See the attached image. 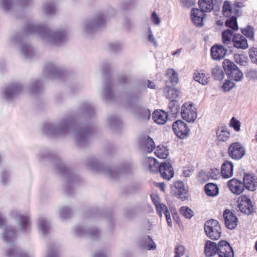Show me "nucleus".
<instances>
[{
	"label": "nucleus",
	"instance_id": "obj_1",
	"mask_svg": "<svg viewBox=\"0 0 257 257\" xmlns=\"http://www.w3.org/2000/svg\"><path fill=\"white\" fill-rule=\"evenodd\" d=\"M204 230L206 235L211 239H218L221 236V228L216 220H208L205 224Z\"/></svg>",
	"mask_w": 257,
	"mask_h": 257
},
{
	"label": "nucleus",
	"instance_id": "obj_2",
	"mask_svg": "<svg viewBox=\"0 0 257 257\" xmlns=\"http://www.w3.org/2000/svg\"><path fill=\"white\" fill-rule=\"evenodd\" d=\"M181 114L184 120L188 122H193L197 117L194 104L190 102L184 103L181 107Z\"/></svg>",
	"mask_w": 257,
	"mask_h": 257
},
{
	"label": "nucleus",
	"instance_id": "obj_3",
	"mask_svg": "<svg viewBox=\"0 0 257 257\" xmlns=\"http://www.w3.org/2000/svg\"><path fill=\"white\" fill-rule=\"evenodd\" d=\"M172 128L176 136L181 139L186 138L190 133V129L184 121L180 120H178L173 122Z\"/></svg>",
	"mask_w": 257,
	"mask_h": 257
},
{
	"label": "nucleus",
	"instance_id": "obj_4",
	"mask_svg": "<svg viewBox=\"0 0 257 257\" xmlns=\"http://www.w3.org/2000/svg\"><path fill=\"white\" fill-rule=\"evenodd\" d=\"M238 207L241 212L247 215L251 214L253 211L250 199L245 195H241L238 197Z\"/></svg>",
	"mask_w": 257,
	"mask_h": 257
},
{
	"label": "nucleus",
	"instance_id": "obj_5",
	"mask_svg": "<svg viewBox=\"0 0 257 257\" xmlns=\"http://www.w3.org/2000/svg\"><path fill=\"white\" fill-rule=\"evenodd\" d=\"M245 149L239 143H234L228 148L229 156L233 159H240L245 155Z\"/></svg>",
	"mask_w": 257,
	"mask_h": 257
},
{
	"label": "nucleus",
	"instance_id": "obj_6",
	"mask_svg": "<svg viewBox=\"0 0 257 257\" xmlns=\"http://www.w3.org/2000/svg\"><path fill=\"white\" fill-rule=\"evenodd\" d=\"M219 257H234L232 247L225 240H221L217 245V253Z\"/></svg>",
	"mask_w": 257,
	"mask_h": 257
},
{
	"label": "nucleus",
	"instance_id": "obj_7",
	"mask_svg": "<svg viewBox=\"0 0 257 257\" xmlns=\"http://www.w3.org/2000/svg\"><path fill=\"white\" fill-rule=\"evenodd\" d=\"M168 107L172 116L168 112L162 110V124L165 123L167 120H171V117H174L178 112L179 105L178 102L174 100L170 101Z\"/></svg>",
	"mask_w": 257,
	"mask_h": 257
},
{
	"label": "nucleus",
	"instance_id": "obj_8",
	"mask_svg": "<svg viewBox=\"0 0 257 257\" xmlns=\"http://www.w3.org/2000/svg\"><path fill=\"white\" fill-rule=\"evenodd\" d=\"M164 77L166 86H174L179 81L178 73L173 68L167 69L165 72Z\"/></svg>",
	"mask_w": 257,
	"mask_h": 257
},
{
	"label": "nucleus",
	"instance_id": "obj_9",
	"mask_svg": "<svg viewBox=\"0 0 257 257\" xmlns=\"http://www.w3.org/2000/svg\"><path fill=\"white\" fill-rule=\"evenodd\" d=\"M223 218L225 226L229 229L235 228L238 222V219L234 213L229 209H226L223 212Z\"/></svg>",
	"mask_w": 257,
	"mask_h": 257
},
{
	"label": "nucleus",
	"instance_id": "obj_10",
	"mask_svg": "<svg viewBox=\"0 0 257 257\" xmlns=\"http://www.w3.org/2000/svg\"><path fill=\"white\" fill-rule=\"evenodd\" d=\"M172 192L178 198H181L182 200L187 199L185 194L187 190L184 187V184L182 181H178L175 182L171 187Z\"/></svg>",
	"mask_w": 257,
	"mask_h": 257
},
{
	"label": "nucleus",
	"instance_id": "obj_11",
	"mask_svg": "<svg viewBox=\"0 0 257 257\" xmlns=\"http://www.w3.org/2000/svg\"><path fill=\"white\" fill-rule=\"evenodd\" d=\"M140 147L148 153L152 152L155 148V144L149 136H143L139 139Z\"/></svg>",
	"mask_w": 257,
	"mask_h": 257
},
{
	"label": "nucleus",
	"instance_id": "obj_12",
	"mask_svg": "<svg viewBox=\"0 0 257 257\" xmlns=\"http://www.w3.org/2000/svg\"><path fill=\"white\" fill-rule=\"evenodd\" d=\"M227 51L222 45H215L213 46L211 49L212 59L216 60L223 59L225 56Z\"/></svg>",
	"mask_w": 257,
	"mask_h": 257
},
{
	"label": "nucleus",
	"instance_id": "obj_13",
	"mask_svg": "<svg viewBox=\"0 0 257 257\" xmlns=\"http://www.w3.org/2000/svg\"><path fill=\"white\" fill-rule=\"evenodd\" d=\"M228 186L230 191L234 194L239 195L244 190V187L242 183L235 178L228 182Z\"/></svg>",
	"mask_w": 257,
	"mask_h": 257
},
{
	"label": "nucleus",
	"instance_id": "obj_14",
	"mask_svg": "<svg viewBox=\"0 0 257 257\" xmlns=\"http://www.w3.org/2000/svg\"><path fill=\"white\" fill-rule=\"evenodd\" d=\"M162 168L163 170L162 172V177L164 179L169 180L173 177L174 172L170 161L162 162Z\"/></svg>",
	"mask_w": 257,
	"mask_h": 257
},
{
	"label": "nucleus",
	"instance_id": "obj_15",
	"mask_svg": "<svg viewBox=\"0 0 257 257\" xmlns=\"http://www.w3.org/2000/svg\"><path fill=\"white\" fill-rule=\"evenodd\" d=\"M205 15L204 12L198 9H193L191 11V19L193 24L197 27L203 26V21Z\"/></svg>",
	"mask_w": 257,
	"mask_h": 257
},
{
	"label": "nucleus",
	"instance_id": "obj_16",
	"mask_svg": "<svg viewBox=\"0 0 257 257\" xmlns=\"http://www.w3.org/2000/svg\"><path fill=\"white\" fill-rule=\"evenodd\" d=\"M232 43L233 46L237 49H245L248 47L246 39L240 35H233Z\"/></svg>",
	"mask_w": 257,
	"mask_h": 257
},
{
	"label": "nucleus",
	"instance_id": "obj_17",
	"mask_svg": "<svg viewBox=\"0 0 257 257\" xmlns=\"http://www.w3.org/2000/svg\"><path fill=\"white\" fill-rule=\"evenodd\" d=\"M233 165L229 161H225L221 166V173L224 178H229L233 175Z\"/></svg>",
	"mask_w": 257,
	"mask_h": 257
},
{
	"label": "nucleus",
	"instance_id": "obj_18",
	"mask_svg": "<svg viewBox=\"0 0 257 257\" xmlns=\"http://www.w3.org/2000/svg\"><path fill=\"white\" fill-rule=\"evenodd\" d=\"M239 3H236L233 7L228 1H225L223 7V13L224 16L229 17L232 13L238 12Z\"/></svg>",
	"mask_w": 257,
	"mask_h": 257
},
{
	"label": "nucleus",
	"instance_id": "obj_19",
	"mask_svg": "<svg viewBox=\"0 0 257 257\" xmlns=\"http://www.w3.org/2000/svg\"><path fill=\"white\" fill-rule=\"evenodd\" d=\"M193 78L195 81L202 85L207 84L210 78L209 75L203 70L196 71L194 73Z\"/></svg>",
	"mask_w": 257,
	"mask_h": 257
},
{
	"label": "nucleus",
	"instance_id": "obj_20",
	"mask_svg": "<svg viewBox=\"0 0 257 257\" xmlns=\"http://www.w3.org/2000/svg\"><path fill=\"white\" fill-rule=\"evenodd\" d=\"M204 253L207 256H212L217 253V245L216 243L208 240L204 246Z\"/></svg>",
	"mask_w": 257,
	"mask_h": 257
},
{
	"label": "nucleus",
	"instance_id": "obj_21",
	"mask_svg": "<svg viewBox=\"0 0 257 257\" xmlns=\"http://www.w3.org/2000/svg\"><path fill=\"white\" fill-rule=\"evenodd\" d=\"M242 184L244 187L249 191L254 190L257 186V182H255L252 176L249 174L244 175Z\"/></svg>",
	"mask_w": 257,
	"mask_h": 257
},
{
	"label": "nucleus",
	"instance_id": "obj_22",
	"mask_svg": "<svg viewBox=\"0 0 257 257\" xmlns=\"http://www.w3.org/2000/svg\"><path fill=\"white\" fill-rule=\"evenodd\" d=\"M173 86H166L164 89L166 97L168 99H171V100L177 98L180 94V91Z\"/></svg>",
	"mask_w": 257,
	"mask_h": 257
},
{
	"label": "nucleus",
	"instance_id": "obj_23",
	"mask_svg": "<svg viewBox=\"0 0 257 257\" xmlns=\"http://www.w3.org/2000/svg\"><path fill=\"white\" fill-rule=\"evenodd\" d=\"M198 4L203 12H210L213 9V0H199Z\"/></svg>",
	"mask_w": 257,
	"mask_h": 257
},
{
	"label": "nucleus",
	"instance_id": "obj_24",
	"mask_svg": "<svg viewBox=\"0 0 257 257\" xmlns=\"http://www.w3.org/2000/svg\"><path fill=\"white\" fill-rule=\"evenodd\" d=\"M216 135L218 141L225 142L229 139L230 133L226 127L221 126L217 129Z\"/></svg>",
	"mask_w": 257,
	"mask_h": 257
},
{
	"label": "nucleus",
	"instance_id": "obj_25",
	"mask_svg": "<svg viewBox=\"0 0 257 257\" xmlns=\"http://www.w3.org/2000/svg\"><path fill=\"white\" fill-rule=\"evenodd\" d=\"M22 90L20 85H13L8 87L5 90V96L7 99L12 98L14 95Z\"/></svg>",
	"mask_w": 257,
	"mask_h": 257
},
{
	"label": "nucleus",
	"instance_id": "obj_26",
	"mask_svg": "<svg viewBox=\"0 0 257 257\" xmlns=\"http://www.w3.org/2000/svg\"><path fill=\"white\" fill-rule=\"evenodd\" d=\"M150 170L153 173L161 172V164L153 157L148 158Z\"/></svg>",
	"mask_w": 257,
	"mask_h": 257
},
{
	"label": "nucleus",
	"instance_id": "obj_27",
	"mask_svg": "<svg viewBox=\"0 0 257 257\" xmlns=\"http://www.w3.org/2000/svg\"><path fill=\"white\" fill-rule=\"evenodd\" d=\"M205 190L206 194L209 196H215L218 193V188L217 185L213 183H209L205 185Z\"/></svg>",
	"mask_w": 257,
	"mask_h": 257
},
{
	"label": "nucleus",
	"instance_id": "obj_28",
	"mask_svg": "<svg viewBox=\"0 0 257 257\" xmlns=\"http://www.w3.org/2000/svg\"><path fill=\"white\" fill-rule=\"evenodd\" d=\"M228 75L230 79L235 81H241L243 78V73L237 67L230 72Z\"/></svg>",
	"mask_w": 257,
	"mask_h": 257
},
{
	"label": "nucleus",
	"instance_id": "obj_29",
	"mask_svg": "<svg viewBox=\"0 0 257 257\" xmlns=\"http://www.w3.org/2000/svg\"><path fill=\"white\" fill-rule=\"evenodd\" d=\"M233 37V33L230 30H225L222 33V41L225 45L230 44L232 42Z\"/></svg>",
	"mask_w": 257,
	"mask_h": 257
},
{
	"label": "nucleus",
	"instance_id": "obj_30",
	"mask_svg": "<svg viewBox=\"0 0 257 257\" xmlns=\"http://www.w3.org/2000/svg\"><path fill=\"white\" fill-rule=\"evenodd\" d=\"M222 66L225 73L227 75L233 71L234 69H235L237 67V66L232 61L228 59L224 60L222 63Z\"/></svg>",
	"mask_w": 257,
	"mask_h": 257
},
{
	"label": "nucleus",
	"instance_id": "obj_31",
	"mask_svg": "<svg viewBox=\"0 0 257 257\" xmlns=\"http://www.w3.org/2000/svg\"><path fill=\"white\" fill-rule=\"evenodd\" d=\"M212 74L215 80H221L224 76L223 70L219 66H215L212 69Z\"/></svg>",
	"mask_w": 257,
	"mask_h": 257
},
{
	"label": "nucleus",
	"instance_id": "obj_32",
	"mask_svg": "<svg viewBox=\"0 0 257 257\" xmlns=\"http://www.w3.org/2000/svg\"><path fill=\"white\" fill-rule=\"evenodd\" d=\"M225 24L227 27L231 28L232 30L237 31L238 29L236 22V18L235 17H232L227 19L225 22Z\"/></svg>",
	"mask_w": 257,
	"mask_h": 257
},
{
	"label": "nucleus",
	"instance_id": "obj_33",
	"mask_svg": "<svg viewBox=\"0 0 257 257\" xmlns=\"http://www.w3.org/2000/svg\"><path fill=\"white\" fill-rule=\"evenodd\" d=\"M180 213L187 218H190L194 215L193 211L189 207L183 206L180 208Z\"/></svg>",
	"mask_w": 257,
	"mask_h": 257
},
{
	"label": "nucleus",
	"instance_id": "obj_34",
	"mask_svg": "<svg viewBox=\"0 0 257 257\" xmlns=\"http://www.w3.org/2000/svg\"><path fill=\"white\" fill-rule=\"evenodd\" d=\"M47 30L43 26H35V25H30L28 27V31L29 32H38L41 34L44 33L45 31H47Z\"/></svg>",
	"mask_w": 257,
	"mask_h": 257
},
{
	"label": "nucleus",
	"instance_id": "obj_35",
	"mask_svg": "<svg viewBox=\"0 0 257 257\" xmlns=\"http://www.w3.org/2000/svg\"><path fill=\"white\" fill-rule=\"evenodd\" d=\"M21 229H26L29 226L30 219L29 217L21 215L20 217Z\"/></svg>",
	"mask_w": 257,
	"mask_h": 257
},
{
	"label": "nucleus",
	"instance_id": "obj_36",
	"mask_svg": "<svg viewBox=\"0 0 257 257\" xmlns=\"http://www.w3.org/2000/svg\"><path fill=\"white\" fill-rule=\"evenodd\" d=\"M144 244L146 245L147 248L149 250L156 248L155 243L149 236H148V237L144 241Z\"/></svg>",
	"mask_w": 257,
	"mask_h": 257
},
{
	"label": "nucleus",
	"instance_id": "obj_37",
	"mask_svg": "<svg viewBox=\"0 0 257 257\" xmlns=\"http://www.w3.org/2000/svg\"><path fill=\"white\" fill-rule=\"evenodd\" d=\"M230 126L233 127L236 131H240V123L239 120L233 117L230 121Z\"/></svg>",
	"mask_w": 257,
	"mask_h": 257
},
{
	"label": "nucleus",
	"instance_id": "obj_38",
	"mask_svg": "<svg viewBox=\"0 0 257 257\" xmlns=\"http://www.w3.org/2000/svg\"><path fill=\"white\" fill-rule=\"evenodd\" d=\"M165 210L164 214L166 216V218L168 224L169 226H172V220L171 219V216L169 211L168 210L167 207L166 205L162 204V211Z\"/></svg>",
	"mask_w": 257,
	"mask_h": 257
},
{
	"label": "nucleus",
	"instance_id": "obj_39",
	"mask_svg": "<svg viewBox=\"0 0 257 257\" xmlns=\"http://www.w3.org/2000/svg\"><path fill=\"white\" fill-rule=\"evenodd\" d=\"M151 198L154 204L155 205L158 214L160 216H161V204L160 203L159 201H157V199H159L158 197L155 195H152Z\"/></svg>",
	"mask_w": 257,
	"mask_h": 257
},
{
	"label": "nucleus",
	"instance_id": "obj_40",
	"mask_svg": "<svg viewBox=\"0 0 257 257\" xmlns=\"http://www.w3.org/2000/svg\"><path fill=\"white\" fill-rule=\"evenodd\" d=\"M152 118L154 122L160 124H161V110H156L152 115Z\"/></svg>",
	"mask_w": 257,
	"mask_h": 257
},
{
	"label": "nucleus",
	"instance_id": "obj_41",
	"mask_svg": "<svg viewBox=\"0 0 257 257\" xmlns=\"http://www.w3.org/2000/svg\"><path fill=\"white\" fill-rule=\"evenodd\" d=\"M235 84L230 80H226L222 86V88L224 91H228L233 88Z\"/></svg>",
	"mask_w": 257,
	"mask_h": 257
},
{
	"label": "nucleus",
	"instance_id": "obj_42",
	"mask_svg": "<svg viewBox=\"0 0 257 257\" xmlns=\"http://www.w3.org/2000/svg\"><path fill=\"white\" fill-rule=\"evenodd\" d=\"M40 227L42 231L46 234L49 230V227L47 224V222L45 220H42L40 223Z\"/></svg>",
	"mask_w": 257,
	"mask_h": 257
},
{
	"label": "nucleus",
	"instance_id": "obj_43",
	"mask_svg": "<svg viewBox=\"0 0 257 257\" xmlns=\"http://www.w3.org/2000/svg\"><path fill=\"white\" fill-rule=\"evenodd\" d=\"M15 235V231L12 229L7 230L3 235V238L6 241H9L12 237Z\"/></svg>",
	"mask_w": 257,
	"mask_h": 257
},
{
	"label": "nucleus",
	"instance_id": "obj_44",
	"mask_svg": "<svg viewBox=\"0 0 257 257\" xmlns=\"http://www.w3.org/2000/svg\"><path fill=\"white\" fill-rule=\"evenodd\" d=\"M175 250L176 255L175 257H180L184 254L185 249L183 245H179L176 247Z\"/></svg>",
	"mask_w": 257,
	"mask_h": 257
},
{
	"label": "nucleus",
	"instance_id": "obj_45",
	"mask_svg": "<svg viewBox=\"0 0 257 257\" xmlns=\"http://www.w3.org/2000/svg\"><path fill=\"white\" fill-rule=\"evenodd\" d=\"M65 37V34L63 32H57L53 35L54 39L56 42L58 41H62Z\"/></svg>",
	"mask_w": 257,
	"mask_h": 257
},
{
	"label": "nucleus",
	"instance_id": "obj_46",
	"mask_svg": "<svg viewBox=\"0 0 257 257\" xmlns=\"http://www.w3.org/2000/svg\"><path fill=\"white\" fill-rule=\"evenodd\" d=\"M169 154V150L167 146H162V159H166Z\"/></svg>",
	"mask_w": 257,
	"mask_h": 257
},
{
	"label": "nucleus",
	"instance_id": "obj_47",
	"mask_svg": "<svg viewBox=\"0 0 257 257\" xmlns=\"http://www.w3.org/2000/svg\"><path fill=\"white\" fill-rule=\"evenodd\" d=\"M181 3L184 7L189 8L195 4L194 0H181Z\"/></svg>",
	"mask_w": 257,
	"mask_h": 257
},
{
	"label": "nucleus",
	"instance_id": "obj_48",
	"mask_svg": "<svg viewBox=\"0 0 257 257\" xmlns=\"http://www.w3.org/2000/svg\"><path fill=\"white\" fill-rule=\"evenodd\" d=\"M192 174V170L190 169H184L182 172V176L184 177H188Z\"/></svg>",
	"mask_w": 257,
	"mask_h": 257
},
{
	"label": "nucleus",
	"instance_id": "obj_49",
	"mask_svg": "<svg viewBox=\"0 0 257 257\" xmlns=\"http://www.w3.org/2000/svg\"><path fill=\"white\" fill-rule=\"evenodd\" d=\"M151 19L153 22L155 24H159L160 22V19L159 17L157 15L155 12H153L152 14Z\"/></svg>",
	"mask_w": 257,
	"mask_h": 257
},
{
	"label": "nucleus",
	"instance_id": "obj_50",
	"mask_svg": "<svg viewBox=\"0 0 257 257\" xmlns=\"http://www.w3.org/2000/svg\"><path fill=\"white\" fill-rule=\"evenodd\" d=\"M248 75L253 80L257 79V71L254 70H250L248 72Z\"/></svg>",
	"mask_w": 257,
	"mask_h": 257
},
{
	"label": "nucleus",
	"instance_id": "obj_51",
	"mask_svg": "<svg viewBox=\"0 0 257 257\" xmlns=\"http://www.w3.org/2000/svg\"><path fill=\"white\" fill-rule=\"evenodd\" d=\"M46 12L48 14H51L55 12V8L52 5H48L46 7Z\"/></svg>",
	"mask_w": 257,
	"mask_h": 257
},
{
	"label": "nucleus",
	"instance_id": "obj_52",
	"mask_svg": "<svg viewBox=\"0 0 257 257\" xmlns=\"http://www.w3.org/2000/svg\"><path fill=\"white\" fill-rule=\"evenodd\" d=\"M2 3L3 7L5 9H8L12 5V3L11 0H3Z\"/></svg>",
	"mask_w": 257,
	"mask_h": 257
},
{
	"label": "nucleus",
	"instance_id": "obj_53",
	"mask_svg": "<svg viewBox=\"0 0 257 257\" xmlns=\"http://www.w3.org/2000/svg\"><path fill=\"white\" fill-rule=\"evenodd\" d=\"M118 81L120 83H125L127 82V78L125 76H121L119 77Z\"/></svg>",
	"mask_w": 257,
	"mask_h": 257
},
{
	"label": "nucleus",
	"instance_id": "obj_54",
	"mask_svg": "<svg viewBox=\"0 0 257 257\" xmlns=\"http://www.w3.org/2000/svg\"><path fill=\"white\" fill-rule=\"evenodd\" d=\"M250 30H249V31H247L246 30H242V33L246 36H247L248 37H252V33L251 31H250Z\"/></svg>",
	"mask_w": 257,
	"mask_h": 257
},
{
	"label": "nucleus",
	"instance_id": "obj_55",
	"mask_svg": "<svg viewBox=\"0 0 257 257\" xmlns=\"http://www.w3.org/2000/svg\"><path fill=\"white\" fill-rule=\"evenodd\" d=\"M148 39L149 41H150V42L153 43L155 45L156 44V43L154 41V39L153 37V35L151 32H150V34L148 36Z\"/></svg>",
	"mask_w": 257,
	"mask_h": 257
},
{
	"label": "nucleus",
	"instance_id": "obj_56",
	"mask_svg": "<svg viewBox=\"0 0 257 257\" xmlns=\"http://www.w3.org/2000/svg\"><path fill=\"white\" fill-rule=\"evenodd\" d=\"M47 257H58V256L56 252L50 251Z\"/></svg>",
	"mask_w": 257,
	"mask_h": 257
},
{
	"label": "nucleus",
	"instance_id": "obj_57",
	"mask_svg": "<svg viewBox=\"0 0 257 257\" xmlns=\"http://www.w3.org/2000/svg\"><path fill=\"white\" fill-rule=\"evenodd\" d=\"M94 257H106L104 253L97 252L95 253Z\"/></svg>",
	"mask_w": 257,
	"mask_h": 257
},
{
	"label": "nucleus",
	"instance_id": "obj_58",
	"mask_svg": "<svg viewBox=\"0 0 257 257\" xmlns=\"http://www.w3.org/2000/svg\"><path fill=\"white\" fill-rule=\"evenodd\" d=\"M15 252L14 249H10L7 251V255L9 256H12Z\"/></svg>",
	"mask_w": 257,
	"mask_h": 257
},
{
	"label": "nucleus",
	"instance_id": "obj_59",
	"mask_svg": "<svg viewBox=\"0 0 257 257\" xmlns=\"http://www.w3.org/2000/svg\"><path fill=\"white\" fill-rule=\"evenodd\" d=\"M148 86L150 88H155L154 84L152 82H151L149 80H148Z\"/></svg>",
	"mask_w": 257,
	"mask_h": 257
},
{
	"label": "nucleus",
	"instance_id": "obj_60",
	"mask_svg": "<svg viewBox=\"0 0 257 257\" xmlns=\"http://www.w3.org/2000/svg\"><path fill=\"white\" fill-rule=\"evenodd\" d=\"M5 222V219L0 214V226L3 225L4 224Z\"/></svg>",
	"mask_w": 257,
	"mask_h": 257
},
{
	"label": "nucleus",
	"instance_id": "obj_61",
	"mask_svg": "<svg viewBox=\"0 0 257 257\" xmlns=\"http://www.w3.org/2000/svg\"><path fill=\"white\" fill-rule=\"evenodd\" d=\"M145 113L146 115L147 116V119H149L151 117V112L149 110H145Z\"/></svg>",
	"mask_w": 257,
	"mask_h": 257
},
{
	"label": "nucleus",
	"instance_id": "obj_62",
	"mask_svg": "<svg viewBox=\"0 0 257 257\" xmlns=\"http://www.w3.org/2000/svg\"><path fill=\"white\" fill-rule=\"evenodd\" d=\"M155 155L158 157L159 158H161V152H160L159 150H157L155 152Z\"/></svg>",
	"mask_w": 257,
	"mask_h": 257
},
{
	"label": "nucleus",
	"instance_id": "obj_63",
	"mask_svg": "<svg viewBox=\"0 0 257 257\" xmlns=\"http://www.w3.org/2000/svg\"><path fill=\"white\" fill-rule=\"evenodd\" d=\"M172 213L173 214V217H174V219H176V218H178V216H177V214L175 212L174 210H173V211H172Z\"/></svg>",
	"mask_w": 257,
	"mask_h": 257
},
{
	"label": "nucleus",
	"instance_id": "obj_64",
	"mask_svg": "<svg viewBox=\"0 0 257 257\" xmlns=\"http://www.w3.org/2000/svg\"><path fill=\"white\" fill-rule=\"evenodd\" d=\"M181 51L180 50H178L173 53V55H175L176 54H179L180 53Z\"/></svg>",
	"mask_w": 257,
	"mask_h": 257
}]
</instances>
